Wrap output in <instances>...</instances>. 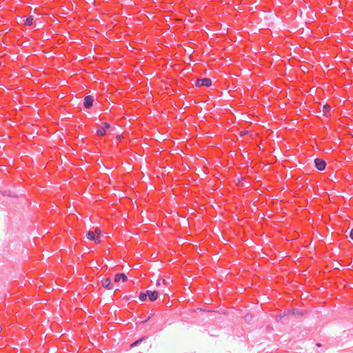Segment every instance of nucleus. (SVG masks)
<instances>
[{
    "instance_id": "nucleus-1",
    "label": "nucleus",
    "mask_w": 353,
    "mask_h": 353,
    "mask_svg": "<svg viewBox=\"0 0 353 353\" xmlns=\"http://www.w3.org/2000/svg\"><path fill=\"white\" fill-rule=\"evenodd\" d=\"M87 238L90 240L94 241L95 243L100 242V230L97 229L95 232H92L91 230L88 231L87 233Z\"/></svg>"
},
{
    "instance_id": "nucleus-2",
    "label": "nucleus",
    "mask_w": 353,
    "mask_h": 353,
    "mask_svg": "<svg viewBox=\"0 0 353 353\" xmlns=\"http://www.w3.org/2000/svg\"><path fill=\"white\" fill-rule=\"evenodd\" d=\"M196 87H210L212 85V81L208 78L198 79L195 83Z\"/></svg>"
},
{
    "instance_id": "nucleus-3",
    "label": "nucleus",
    "mask_w": 353,
    "mask_h": 353,
    "mask_svg": "<svg viewBox=\"0 0 353 353\" xmlns=\"http://www.w3.org/2000/svg\"><path fill=\"white\" fill-rule=\"evenodd\" d=\"M110 128L108 123H103L102 125L97 130V134L99 136H104L106 134V131Z\"/></svg>"
},
{
    "instance_id": "nucleus-4",
    "label": "nucleus",
    "mask_w": 353,
    "mask_h": 353,
    "mask_svg": "<svg viewBox=\"0 0 353 353\" xmlns=\"http://www.w3.org/2000/svg\"><path fill=\"white\" fill-rule=\"evenodd\" d=\"M94 102V98L92 96L88 95L84 98L83 105L85 108L89 109L90 108Z\"/></svg>"
},
{
    "instance_id": "nucleus-5",
    "label": "nucleus",
    "mask_w": 353,
    "mask_h": 353,
    "mask_svg": "<svg viewBox=\"0 0 353 353\" xmlns=\"http://www.w3.org/2000/svg\"><path fill=\"white\" fill-rule=\"evenodd\" d=\"M315 166L319 170H323L325 168L326 163L324 160L321 159H316L314 160Z\"/></svg>"
},
{
    "instance_id": "nucleus-6",
    "label": "nucleus",
    "mask_w": 353,
    "mask_h": 353,
    "mask_svg": "<svg viewBox=\"0 0 353 353\" xmlns=\"http://www.w3.org/2000/svg\"><path fill=\"white\" fill-rule=\"evenodd\" d=\"M102 286L108 290H111L113 288V285L112 283L111 279L110 278H106L102 280Z\"/></svg>"
},
{
    "instance_id": "nucleus-7",
    "label": "nucleus",
    "mask_w": 353,
    "mask_h": 353,
    "mask_svg": "<svg viewBox=\"0 0 353 353\" xmlns=\"http://www.w3.org/2000/svg\"><path fill=\"white\" fill-rule=\"evenodd\" d=\"M147 294H148V296L150 299V301H154L157 299L158 298V292L157 291H150V290H148L147 291Z\"/></svg>"
},
{
    "instance_id": "nucleus-8",
    "label": "nucleus",
    "mask_w": 353,
    "mask_h": 353,
    "mask_svg": "<svg viewBox=\"0 0 353 353\" xmlns=\"http://www.w3.org/2000/svg\"><path fill=\"white\" fill-rule=\"evenodd\" d=\"M128 278L126 275L123 273L117 274L115 276L114 281L119 282L120 281H122L123 282H125L127 281Z\"/></svg>"
},
{
    "instance_id": "nucleus-9",
    "label": "nucleus",
    "mask_w": 353,
    "mask_h": 353,
    "mask_svg": "<svg viewBox=\"0 0 353 353\" xmlns=\"http://www.w3.org/2000/svg\"><path fill=\"white\" fill-rule=\"evenodd\" d=\"M34 18L32 16L28 17L25 20V25L26 26H31L33 23Z\"/></svg>"
},
{
    "instance_id": "nucleus-10",
    "label": "nucleus",
    "mask_w": 353,
    "mask_h": 353,
    "mask_svg": "<svg viewBox=\"0 0 353 353\" xmlns=\"http://www.w3.org/2000/svg\"><path fill=\"white\" fill-rule=\"evenodd\" d=\"M340 143V139L335 137L334 134L332 133V148L334 147V145H336Z\"/></svg>"
},
{
    "instance_id": "nucleus-11",
    "label": "nucleus",
    "mask_w": 353,
    "mask_h": 353,
    "mask_svg": "<svg viewBox=\"0 0 353 353\" xmlns=\"http://www.w3.org/2000/svg\"><path fill=\"white\" fill-rule=\"evenodd\" d=\"M145 339V337H143L136 341H134V343H132L130 345L131 347H135V346H137L138 345H139L141 343V342L142 341H143L144 339Z\"/></svg>"
},
{
    "instance_id": "nucleus-12",
    "label": "nucleus",
    "mask_w": 353,
    "mask_h": 353,
    "mask_svg": "<svg viewBox=\"0 0 353 353\" xmlns=\"http://www.w3.org/2000/svg\"><path fill=\"white\" fill-rule=\"evenodd\" d=\"M147 296H148V294H147V292L145 293H141L139 294V299L141 301H144L146 300L147 299Z\"/></svg>"
},
{
    "instance_id": "nucleus-13",
    "label": "nucleus",
    "mask_w": 353,
    "mask_h": 353,
    "mask_svg": "<svg viewBox=\"0 0 353 353\" xmlns=\"http://www.w3.org/2000/svg\"><path fill=\"white\" fill-rule=\"evenodd\" d=\"M330 107L328 105H325L323 106V112L327 114L329 112V110H330Z\"/></svg>"
},
{
    "instance_id": "nucleus-14",
    "label": "nucleus",
    "mask_w": 353,
    "mask_h": 353,
    "mask_svg": "<svg viewBox=\"0 0 353 353\" xmlns=\"http://www.w3.org/2000/svg\"><path fill=\"white\" fill-rule=\"evenodd\" d=\"M339 262H336V263L332 262V269H339Z\"/></svg>"
},
{
    "instance_id": "nucleus-15",
    "label": "nucleus",
    "mask_w": 353,
    "mask_h": 353,
    "mask_svg": "<svg viewBox=\"0 0 353 353\" xmlns=\"http://www.w3.org/2000/svg\"><path fill=\"white\" fill-rule=\"evenodd\" d=\"M292 313L293 314H296V315H299L300 313L299 312V310L297 309H294L292 311Z\"/></svg>"
},
{
    "instance_id": "nucleus-16",
    "label": "nucleus",
    "mask_w": 353,
    "mask_h": 353,
    "mask_svg": "<svg viewBox=\"0 0 353 353\" xmlns=\"http://www.w3.org/2000/svg\"><path fill=\"white\" fill-rule=\"evenodd\" d=\"M350 238L353 240V228L352 229L350 234Z\"/></svg>"
},
{
    "instance_id": "nucleus-17",
    "label": "nucleus",
    "mask_w": 353,
    "mask_h": 353,
    "mask_svg": "<svg viewBox=\"0 0 353 353\" xmlns=\"http://www.w3.org/2000/svg\"><path fill=\"white\" fill-rule=\"evenodd\" d=\"M281 319H282V316H276V320H277V321H280V320H281Z\"/></svg>"
},
{
    "instance_id": "nucleus-18",
    "label": "nucleus",
    "mask_w": 353,
    "mask_h": 353,
    "mask_svg": "<svg viewBox=\"0 0 353 353\" xmlns=\"http://www.w3.org/2000/svg\"><path fill=\"white\" fill-rule=\"evenodd\" d=\"M157 285H161L160 280L157 281Z\"/></svg>"
},
{
    "instance_id": "nucleus-19",
    "label": "nucleus",
    "mask_w": 353,
    "mask_h": 353,
    "mask_svg": "<svg viewBox=\"0 0 353 353\" xmlns=\"http://www.w3.org/2000/svg\"><path fill=\"white\" fill-rule=\"evenodd\" d=\"M316 345L318 346V347L321 346V345L319 343H316Z\"/></svg>"
}]
</instances>
